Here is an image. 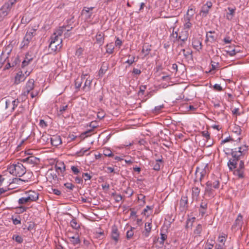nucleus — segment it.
Instances as JSON below:
<instances>
[{"label":"nucleus","mask_w":249,"mask_h":249,"mask_svg":"<svg viewBox=\"0 0 249 249\" xmlns=\"http://www.w3.org/2000/svg\"><path fill=\"white\" fill-rule=\"evenodd\" d=\"M64 28H66L65 27V26L60 27L56 32L54 33V34H56V35H58L59 36H61L64 31Z\"/></svg>","instance_id":"53"},{"label":"nucleus","mask_w":249,"mask_h":249,"mask_svg":"<svg viewBox=\"0 0 249 249\" xmlns=\"http://www.w3.org/2000/svg\"><path fill=\"white\" fill-rule=\"evenodd\" d=\"M114 47L112 43L107 44L106 45V52L108 53L111 54L113 53Z\"/></svg>","instance_id":"36"},{"label":"nucleus","mask_w":249,"mask_h":249,"mask_svg":"<svg viewBox=\"0 0 249 249\" xmlns=\"http://www.w3.org/2000/svg\"><path fill=\"white\" fill-rule=\"evenodd\" d=\"M135 228L131 227V229L127 231L126 236L127 239H129L132 237L134 235L133 230Z\"/></svg>","instance_id":"47"},{"label":"nucleus","mask_w":249,"mask_h":249,"mask_svg":"<svg viewBox=\"0 0 249 249\" xmlns=\"http://www.w3.org/2000/svg\"><path fill=\"white\" fill-rule=\"evenodd\" d=\"M32 60L33 58L31 56H29L28 54H26L25 60L22 62V68L23 69L25 67L28 65Z\"/></svg>","instance_id":"25"},{"label":"nucleus","mask_w":249,"mask_h":249,"mask_svg":"<svg viewBox=\"0 0 249 249\" xmlns=\"http://www.w3.org/2000/svg\"><path fill=\"white\" fill-rule=\"evenodd\" d=\"M202 231V225L201 224H198L194 230V233L196 236H200Z\"/></svg>","instance_id":"33"},{"label":"nucleus","mask_w":249,"mask_h":249,"mask_svg":"<svg viewBox=\"0 0 249 249\" xmlns=\"http://www.w3.org/2000/svg\"><path fill=\"white\" fill-rule=\"evenodd\" d=\"M243 223V216L240 213H239L235 219L234 224L232 226L231 228L233 230L235 231H237L239 229L241 230Z\"/></svg>","instance_id":"6"},{"label":"nucleus","mask_w":249,"mask_h":249,"mask_svg":"<svg viewBox=\"0 0 249 249\" xmlns=\"http://www.w3.org/2000/svg\"><path fill=\"white\" fill-rule=\"evenodd\" d=\"M71 169L74 175H78L80 173L79 169L76 166H72L71 167Z\"/></svg>","instance_id":"60"},{"label":"nucleus","mask_w":249,"mask_h":249,"mask_svg":"<svg viewBox=\"0 0 249 249\" xmlns=\"http://www.w3.org/2000/svg\"><path fill=\"white\" fill-rule=\"evenodd\" d=\"M212 5L213 4L211 1H207L206 4L202 6L199 14L202 15V17H206L209 13L210 8L212 7Z\"/></svg>","instance_id":"8"},{"label":"nucleus","mask_w":249,"mask_h":249,"mask_svg":"<svg viewBox=\"0 0 249 249\" xmlns=\"http://www.w3.org/2000/svg\"><path fill=\"white\" fill-rule=\"evenodd\" d=\"M189 34L187 31H183L181 32L178 36V40L181 41L185 42L188 37Z\"/></svg>","instance_id":"21"},{"label":"nucleus","mask_w":249,"mask_h":249,"mask_svg":"<svg viewBox=\"0 0 249 249\" xmlns=\"http://www.w3.org/2000/svg\"><path fill=\"white\" fill-rule=\"evenodd\" d=\"M119 232L117 227L115 225L113 226L111 228V238L117 243L119 239Z\"/></svg>","instance_id":"9"},{"label":"nucleus","mask_w":249,"mask_h":249,"mask_svg":"<svg viewBox=\"0 0 249 249\" xmlns=\"http://www.w3.org/2000/svg\"><path fill=\"white\" fill-rule=\"evenodd\" d=\"M178 36L177 32L173 31L172 34L170 35V38L173 42H175L177 40H178Z\"/></svg>","instance_id":"35"},{"label":"nucleus","mask_w":249,"mask_h":249,"mask_svg":"<svg viewBox=\"0 0 249 249\" xmlns=\"http://www.w3.org/2000/svg\"><path fill=\"white\" fill-rule=\"evenodd\" d=\"M13 239L15 240L18 243H21L23 242L22 237L18 235H14L12 237Z\"/></svg>","instance_id":"50"},{"label":"nucleus","mask_w":249,"mask_h":249,"mask_svg":"<svg viewBox=\"0 0 249 249\" xmlns=\"http://www.w3.org/2000/svg\"><path fill=\"white\" fill-rule=\"evenodd\" d=\"M192 197L193 199H197L199 196L200 190L196 186H194L192 189Z\"/></svg>","instance_id":"23"},{"label":"nucleus","mask_w":249,"mask_h":249,"mask_svg":"<svg viewBox=\"0 0 249 249\" xmlns=\"http://www.w3.org/2000/svg\"><path fill=\"white\" fill-rule=\"evenodd\" d=\"M20 181H24L25 182L26 180H23L20 178H14L12 179V180L11 181V179H9L6 182V184H8V186L6 187H9L11 188V189L13 188H16L17 187L12 186V184L16 183V184H19V182Z\"/></svg>","instance_id":"11"},{"label":"nucleus","mask_w":249,"mask_h":249,"mask_svg":"<svg viewBox=\"0 0 249 249\" xmlns=\"http://www.w3.org/2000/svg\"><path fill=\"white\" fill-rule=\"evenodd\" d=\"M13 6V5L12 4H10L9 1H7L5 2L2 7L4 8V10H6V11H7V12L9 13L11 11Z\"/></svg>","instance_id":"38"},{"label":"nucleus","mask_w":249,"mask_h":249,"mask_svg":"<svg viewBox=\"0 0 249 249\" xmlns=\"http://www.w3.org/2000/svg\"><path fill=\"white\" fill-rule=\"evenodd\" d=\"M192 45L194 49L199 51L202 49V43L200 38H194L192 41Z\"/></svg>","instance_id":"13"},{"label":"nucleus","mask_w":249,"mask_h":249,"mask_svg":"<svg viewBox=\"0 0 249 249\" xmlns=\"http://www.w3.org/2000/svg\"><path fill=\"white\" fill-rule=\"evenodd\" d=\"M19 103V101L18 99H15L14 100L12 101L11 104V110L12 111H14L16 107H18Z\"/></svg>","instance_id":"44"},{"label":"nucleus","mask_w":249,"mask_h":249,"mask_svg":"<svg viewBox=\"0 0 249 249\" xmlns=\"http://www.w3.org/2000/svg\"><path fill=\"white\" fill-rule=\"evenodd\" d=\"M32 37L29 34H28L27 33L24 37V39L22 42V47H24L26 46H27L30 42L32 39Z\"/></svg>","instance_id":"24"},{"label":"nucleus","mask_w":249,"mask_h":249,"mask_svg":"<svg viewBox=\"0 0 249 249\" xmlns=\"http://www.w3.org/2000/svg\"><path fill=\"white\" fill-rule=\"evenodd\" d=\"M228 9L229 11V13H228L227 15V18L229 19H231L234 16L235 8L228 7Z\"/></svg>","instance_id":"29"},{"label":"nucleus","mask_w":249,"mask_h":249,"mask_svg":"<svg viewBox=\"0 0 249 249\" xmlns=\"http://www.w3.org/2000/svg\"><path fill=\"white\" fill-rule=\"evenodd\" d=\"M69 238L70 242L74 245H76L80 243V241L77 234H75L73 236H69Z\"/></svg>","instance_id":"26"},{"label":"nucleus","mask_w":249,"mask_h":249,"mask_svg":"<svg viewBox=\"0 0 249 249\" xmlns=\"http://www.w3.org/2000/svg\"><path fill=\"white\" fill-rule=\"evenodd\" d=\"M162 159H158L156 160L155 162H153L152 163V165L153 167V169L156 171H159L160 168V163L162 162Z\"/></svg>","instance_id":"27"},{"label":"nucleus","mask_w":249,"mask_h":249,"mask_svg":"<svg viewBox=\"0 0 249 249\" xmlns=\"http://www.w3.org/2000/svg\"><path fill=\"white\" fill-rule=\"evenodd\" d=\"M104 154L106 156L111 157L113 156L112 152L109 149H106L104 150Z\"/></svg>","instance_id":"59"},{"label":"nucleus","mask_w":249,"mask_h":249,"mask_svg":"<svg viewBox=\"0 0 249 249\" xmlns=\"http://www.w3.org/2000/svg\"><path fill=\"white\" fill-rule=\"evenodd\" d=\"M27 196L30 202L36 201L38 198V194L33 191H29Z\"/></svg>","instance_id":"14"},{"label":"nucleus","mask_w":249,"mask_h":249,"mask_svg":"<svg viewBox=\"0 0 249 249\" xmlns=\"http://www.w3.org/2000/svg\"><path fill=\"white\" fill-rule=\"evenodd\" d=\"M214 32L210 31L206 35V37L207 39H210L211 42H213L215 40L216 37L212 35L213 33H214Z\"/></svg>","instance_id":"41"},{"label":"nucleus","mask_w":249,"mask_h":249,"mask_svg":"<svg viewBox=\"0 0 249 249\" xmlns=\"http://www.w3.org/2000/svg\"><path fill=\"white\" fill-rule=\"evenodd\" d=\"M51 41H54L55 42L58 41L60 42V44H62V38H59V36L56 35V34H54L51 38Z\"/></svg>","instance_id":"43"},{"label":"nucleus","mask_w":249,"mask_h":249,"mask_svg":"<svg viewBox=\"0 0 249 249\" xmlns=\"http://www.w3.org/2000/svg\"><path fill=\"white\" fill-rule=\"evenodd\" d=\"M39 125L42 128H46L47 126V123L42 119L40 120Z\"/></svg>","instance_id":"62"},{"label":"nucleus","mask_w":249,"mask_h":249,"mask_svg":"<svg viewBox=\"0 0 249 249\" xmlns=\"http://www.w3.org/2000/svg\"><path fill=\"white\" fill-rule=\"evenodd\" d=\"M50 141L52 145L55 146H57L62 143L61 138L58 135H53L51 137Z\"/></svg>","instance_id":"12"},{"label":"nucleus","mask_w":249,"mask_h":249,"mask_svg":"<svg viewBox=\"0 0 249 249\" xmlns=\"http://www.w3.org/2000/svg\"><path fill=\"white\" fill-rule=\"evenodd\" d=\"M239 142H236L237 147H234L231 149V155L232 158L228 162V165L231 170H232L236 168L237 162L241 159V157L244 156L248 150V147L246 145L240 146L238 144L240 139H238Z\"/></svg>","instance_id":"1"},{"label":"nucleus","mask_w":249,"mask_h":249,"mask_svg":"<svg viewBox=\"0 0 249 249\" xmlns=\"http://www.w3.org/2000/svg\"><path fill=\"white\" fill-rule=\"evenodd\" d=\"M31 20V18L29 17L27 15H24L21 19V23L25 25L29 23Z\"/></svg>","instance_id":"39"},{"label":"nucleus","mask_w":249,"mask_h":249,"mask_svg":"<svg viewBox=\"0 0 249 249\" xmlns=\"http://www.w3.org/2000/svg\"><path fill=\"white\" fill-rule=\"evenodd\" d=\"M227 142H231L232 144L235 146L237 142L234 141L231 137H228L221 141V144H223Z\"/></svg>","instance_id":"31"},{"label":"nucleus","mask_w":249,"mask_h":249,"mask_svg":"<svg viewBox=\"0 0 249 249\" xmlns=\"http://www.w3.org/2000/svg\"><path fill=\"white\" fill-rule=\"evenodd\" d=\"M68 106L66 105H62L59 108V114H62L67 109Z\"/></svg>","instance_id":"56"},{"label":"nucleus","mask_w":249,"mask_h":249,"mask_svg":"<svg viewBox=\"0 0 249 249\" xmlns=\"http://www.w3.org/2000/svg\"><path fill=\"white\" fill-rule=\"evenodd\" d=\"M196 13V7L194 5H191L187 12L186 14L190 17H193L195 13Z\"/></svg>","instance_id":"28"},{"label":"nucleus","mask_w":249,"mask_h":249,"mask_svg":"<svg viewBox=\"0 0 249 249\" xmlns=\"http://www.w3.org/2000/svg\"><path fill=\"white\" fill-rule=\"evenodd\" d=\"M104 34L103 33H99L97 34L95 36L96 42L95 43H96L99 45V46H101L103 45L104 42Z\"/></svg>","instance_id":"15"},{"label":"nucleus","mask_w":249,"mask_h":249,"mask_svg":"<svg viewBox=\"0 0 249 249\" xmlns=\"http://www.w3.org/2000/svg\"><path fill=\"white\" fill-rule=\"evenodd\" d=\"M142 71L141 70L134 68L133 71H132V74L134 75H140Z\"/></svg>","instance_id":"63"},{"label":"nucleus","mask_w":249,"mask_h":249,"mask_svg":"<svg viewBox=\"0 0 249 249\" xmlns=\"http://www.w3.org/2000/svg\"><path fill=\"white\" fill-rule=\"evenodd\" d=\"M89 148H82L80 151H77L76 152V154L78 156H83L85 153H86L87 151H88L89 150Z\"/></svg>","instance_id":"48"},{"label":"nucleus","mask_w":249,"mask_h":249,"mask_svg":"<svg viewBox=\"0 0 249 249\" xmlns=\"http://www.w3.org/2000/svg\"><path fill=\"white\" fill-rule=\"evenodd\" d=\"M48 173L50 174V176H51V177L54 180H56L57 179V176L56 174L55 171H54L53 169H50L49 170Z\"/></svg>","instance_id":"45"},{"label":"nucleus","mask_w":249,"mask_h":249,"mask_svg":"<svg viewBox=\"0 0 249 249\" xmlns=\"http://www.w3.org/2000/svg\"><path fill=\"white\" fill-rule=\"evenodd\" d=\"M6 171L8 172V174L20 177L25 174L26 170L22 163L18 162L9 166Z\"/></svg>","instance_id":"2"},{"label":"nucleus","mask_w":249,"mask_h":249,"mask_svg":"<svg viewBox=\"0 0 249 249\" xmlns=\"http://www.w3.org/2000/svg\"><path fill=\"white\" fill-rule=\"evenodd\" d=\"M8 172L6 171L2 173V175H0V187L3 184L6 185V182L8 180L7 178V175ZM8 186V184H7Z\"/></svg>","instance_id":"18"},{"label":"nucleus","mask_w":249,"mask_h":249,"mask_svg":"<svg viewBox=\"0 0 249 249\" xmlns=\"http://www.w3.org/2000/svg\"><path fill=\"white\" fill-rule=\"evenodd\" d=\"M112 196H114V199L116 202H119L122 199V196L121 195L112 193Z\"/></svg>","instance_id":"55"},{"label":"nucleus","mask_w":249,"mask_h":249,"mask_svg":"<svg viewBox=\"0 0 249 249\" xmlns=\"http://www.w3.org/2000/svg\"><path fill=\"white\" fill-rule=\"evenodd\" d=\"M234 174L238 177L239 178H244L243 170L237 169L234 171Z\"/></svg>","instance_id":"42"},{"label":"nucleus","mask_w":249,"mask_h":249,"mask_svg":"<svg viewBox=\"0 0 249 249\" xmlns=\"http://www.w3.org/2000/svg\"><path fill=\"white\" fill-rule=\"evenodd\" d=\"M195 219V217H193L192 219H188L186 222V228L188 229L190 227H192L193 225V222L194 220Z\"/></svg>","instance_id":"49"},{"label":"nucleus","mask_w":249,"mask_h":249,"mask_svg":"<svg viewBox=\"0 0 249 249\" xmlns=\"http://www.w3.org/2000/svg\"><path fill=\"white\" fill-rule=\"evenodd\" d=\"M36 30L34 28H29L27 31V33L31 36V37H33L36 35Z\"/></svg>","instance_id":"52"},{"label":"nucleus","mask_w":249,"mask_h":249,"mask_svg":"<svg viewBox=\"0 0 249 249\" xmlns=\"http://www.w3.org/2000/svg\"><path fill=\"white\" fill-rule=\"evenodd\" d=\"M23 161L30 164H37L39 161V159L34 156H31L23 159Z\"/></svg>","instance_id":"20"},{"label":"nucleus","mask_w":249,"mask_h":249,"mask_svg":"<svg viewBox=\"0 0 249 249\" xmlns=\"http://www.w3.org/2000/svg\"><path fill=\"white\" fill-rule=\"evenodd\" d=\"M124 193L128 195V197H131L133 194V191L129 187H128L124 191Z\"/></svg>","instance_id":"61"},{"label":"nucleus","mask_w":249,"mask_h":249,"mask_svg":"<svg viewBox=\"0 0 249 249\" xmlns=\"http://www.w3.org/2000/svg\"><path fill=\"white\" fill-rule=\"evenodd\" d=\"M18 202L19 204H24L30 201H29L27 196H26L19 198Z\"/></svg>","instance_id":"46"},{"label":"nucleus","mask_w":249,"mask_h":249,"mask_svg":"<svg viewBox=\"0 0 249 249\" xmlns=\"http://www.w3.org/2000/svg\"><path fill=\"white\" fill-rule=\"evenodd\" d=\"M220 185V181L218 179L213 178L208 180L206 183L205 188V193L206 195H208L211 197L213 196L214 189L219 188Z\"/></svg>","instance_id":"3"},{"label":"nucleus","mask_w":249,"mask_h":249,"mask_svg":"<svg viewBox=\"0 0 249 249\" xmlns=\"http://www.w3.org/2000/svg\"><path fill=\"white\" fill-rule=\"evenodd\" d=\"M181 52L186 58L189 57L190 55H192V51L190 49H188L187 50L182 49L181 50L180 53Z\"/></svg>","instance_id":"30"},{"label":"nucleus","mask_w":249,"mask_h":249,"mask_svg":"<svg viewBox=\"0 0 249 249\" xmlns=\"http://www.w3.org/2000/svg\"><path fill=\"white\" fill-rule=\"evenodd\" d=\"M151 223H146L145 224L144 231L142 232L143 235L145 237H148L151 230Z\"/></svg>","instance_id":"22"},{"label":"nucleus","mask_w":249,"mask_h":249,"mask_svg":"<svg viewBox=\"0 0 249 249\" xmlns=\"http://www.w3.org/2000/svg\"><path fill=\"white\" fill-rule=\"evenodd\" d=\"M70 225L71 227L76 230L80 228L79 225L77 223L75 218H73L70 222Z\"/></svg>","instance_id":"34"},{"label":"nucleus","mask_w":249,"mask_h":249,"mask_svg":"<svg viewBox=\"0 0 249 249\" xmlns=\"http://www.w3.org/2000/svg\"><path fill=\"white\" fill-rule=\"evenodd\" d=\"M64 186L68 189L72 190L74 188V185L70 182H67L64 184Z\"/></svg>","instance_id":"58"},{"label":"nucleus","mask_w":249,"mask_h":249,"mask_svg":"<svg viewBox=\"0 0 249 249\" xmlns=\"http://www.w3.org/2000/svg\"><path fill=\"white\" fill-rule=\"evenodd\" d=\"M201 134L202 136L206 138L207 140L210 139V136L208 131H203Z\"/></svg>","instance_id":"64"},{"label":"nucleus","mask_w":249,"mask_h":249,"mask_svg":"<svg viewBox=\"0 0 249 249\" xmlns=\"http://www.w3.org/2000/svg\"><path fill=\"white\" fill-rule=\"evenodd\" d=\"M92 80L91 79H88L87 78L85 82L84 86L83 88L84 90H89L90 86L91 84Z\"/></svg>","instance_id":"37"},{"label":"nucleus","mask_w":249,"mask_h":249,"mask_svg":"<svg viewBox=\"0 0 249 249\" xmlns=\"http://www.w3.org/2000/svg\"><path fill=\"white\" fill-rule=\"evenodd\" d=\"M151 51V49L149 47H143V48L142 50V52L143 53H145V55H147L149 54V52Z\"/></svg>","instance_id":"57"},{"label":"nucleus","mask_w":249,"mask_h":249,"mask_svg":"<svg viewBox=\"0 0 249 249\" xmlns=\"http://www.w3.org/2000/svg\"><path fill=\"white\" fill-rule=\"evenodd\" d=\"M55 172L60 171L61 173L66 170V166L63 162H57L55 165Z\"/></svg>","instance_id":"19"},{"label":"nucleus","mask_w":249,"mask_h":249,"mask_svg":"<svg viewBox=\"0 0 249 249\" xmlns=\"http://www.w3.org/2000/svg\"><path fill=\"white\" fill-rule=\"evenodd\" d=\"M231 47V46H229V49H228L227 50H225V51L226 52L227 54H228L229 55L232 56L235 55L236 54V53L238 52V51L235 50L234 47L233 49H232L231 50H230V48Z\"/></svg>","instance_id":"40"},{"label":"nucleus","mask_w":249,"mask_h":249,"mask_svg":"<svg viewBox=\"0 0 249 249\" xmlns=\"http://www.w3.org/2000/svg\"><path fill=\"white\" fill-rule=\"evenodd\" d=\"M35 86V81L33 79H29L26 83V86L23 89V92L22 93V96L26 97L32 91Z\"/></svg>","instance_id":"4"},{"label":"nucleus","mask_w":249,"mask_h":249,"mask_svg":"<svg viewBox=\"0 0 249 249\" xmlns=\"http://www.w3.org/2000/svg\"><path fill=\"white\" fill-rule=\"evenodd\" d=\"M30 72L26 71L25 74L22 71L18 72L15 76V83L18 84L21 82L24 81L27 76L29 75Z\"/></svg>","instance_id":"5"},{"label":"nucleus","mask_w":249,"mask_h":249,"mask_svg":"<svg viewBox=\"0 0 249 249\" xmlns=\"http://www.w3.org/2000/svg\"><path fill=\"white\" fill-rule=\"evenodd\" d=\"M9 13L1 7L0 9V21H2Z\"/></svg>","instance_id":"32"},{"label":"nucleus","mask_w":249,"mask_h":249,"mask_svg":"<svg viewBox=\"0 0 249 249\" xmlns=\"http://www.w3.org/2000/svg\"><path fill=\"white\" fill-rule=\"evenodd\" d=\"M82 83V81L81 79H80L79 77H78L75 80V87L76 89H79L80 87L81 86Z\"/></svg>","instance_id":"51"},{"label":"nucleus","mask_w":249,"mask_h":249,"mask_svg":"<svg viewBox=\"0 0 249 249\" xmlns=\"http://www.w3.org/2000/svg\"><path fill=\"white\" fill-rule=\"evenodd\" d=\"M62 46V45L60 44V41L55 42L54 41H51L49 47L52 51L55 52L60 50Z\"/></svg>","instance_id":"10"},{"label":"nucleus","mask_w":249,"mask_h":249,"mask_svg":"<svg viewBox=\"0 0 249 249\" xmlns=\"http://www.w3.org/2000/svg\"><path fill=\"white\" fill-rule=\"evenodd\" d=\"M180 207L182 210L184 211L187 210L188 207V197L186 196H182L180 200Z\"/></svg>","instance_id":"16"},{"label":"nucleus","mask_w":249,"mask_h":249,"mask_svg":"<svg viewBox=\"0 0 249 249\" xmlns=\"http://www.w3.org/2000/svg\"><path fill=\"white\" fill-rule=\"evenodd\" d=\"M219 63L213 60L211 61L212 70H215L219 67Z\"/></svg>","instance_id":"54"},{"label":"nucleus","mask_w":249,"mask_h":249,"mask_svg":"<svg viewBox=\"0 0 249 249\" xmlns=\"http://www.w3.org/2000/svg\"><path fill=\"white\" fill-rule=\"evenodd\" d=\"M109 64L107 62H104L102 63L101 67L99 71V75L102 76L108 70Z\"/></svg>","instance_id":"17"},{"label":"nucleus","mask_w":249,"mask_h":249,"mask_svg":"<svg viewBox=\"0 0 249 249\" xmlns=\"http://www.w3.org/2000/svg\"><path fill=\"white\" fill-rule=\"evenodd\" d=\"M94 8V7H84L83 10L81 11V14L82 16L85 17V19H89L91 18L93 14L92 10Z\"/></svg>","instance_id":"7"}]
</instances>
